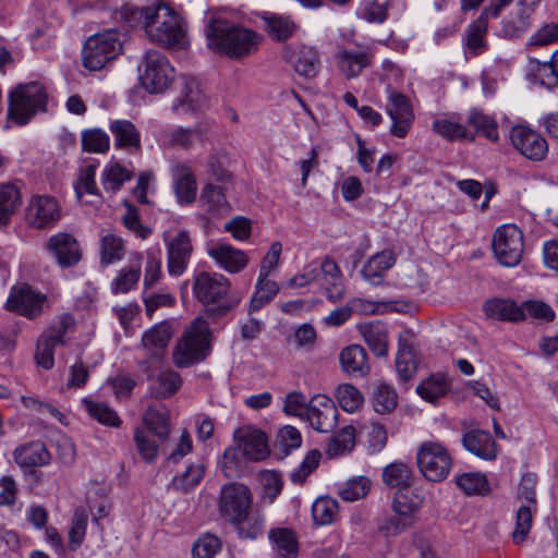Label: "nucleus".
<instances>
[{
	"mask_svg": "<svg viewBox=\"0 0 558 558\" xmlns=\"http://www.w3.org/2000/svg\"><path fill=\"white\" fill-rule=\"evenodd\" d=\"M124 16L129 23L140 25L151 41L174 49L183 48L186 43L183 20L162 1L126 9Z\"/></svg>",
	"mask_w": 558,
	"mask_h": 558,
	"instance_id": "obj_1",
	"label": "nucleus"
},
{
	"mask_svg": "<svg viewBox=\"0 0 558 558\" xmlns=\"http://www.w3.org/2000/svg\"><path fill=\"white\" fill-rule=\"evenodd\" d=\"M208 47L229 58L240 59L256 51L258 35L227 21H213L205 28Z\"/></svg>",
	"mask_w": 558,
	"mask_h": 558,
	"instance_id": "obj_2",
	"label": "nucleus"
},
{
	"mask_svg": "<svg viewBox=\"0 0 558 558\" xmlns=\"http://www.w3.org/2000/svg\"><path fill=\"white\" fill-rule=\"evenodd\" d=\"M209 324L203 317H196L185 328L173 350V362L178 367H187L204 361L208 355L210 343Z\"/></svg>",
	"mask_w": 558,
	"mask_h": 558,
	"instance_id": "obj_3",
	"label": "nucleus"
},
{
	"mask_svg": "<svg viewBox=\"0 0 558 558\" xmlns=\"http://www.w3.org/2000/svg\"><path fill=\"white\" fill-rule=\"evenodd\" d=\"M48 94L38 82L20 84L9 94L8 116L21 125L26 124L37 112L47 110Z\"/></svg>",
	"mask_w": 558,
	"mask_h": 558,
	"instance_id": "obj_4",
	"label": "nucleus"
},
{
	"mask_svg": "<svg viewBox=\"0 0 558 558\" xmlns=\"http://www.w3.org/2000/svg\"><path fill=\"white\" fill-rule=\"evenodd\" d=\"M122 35L114 28L90 36L82 51L83 65L89 71H99L116 59L123 47Z\"/></svg>",
	"mask_w": 558,
	"mask_h": 558,
	"instance_id": "obj_5",
	"label": "nucleus"
},
{
	"mask_svg": "<svg viewBox=\"0 0 558 558\" xmlns=\"http://www.w3.org/2000/svg\"><path fill=\"white\" fill-rule=\"evenodd\" d=\"M174 80L169 60L156 50H148L140 66V81L149 93H162Z\"/></svg>",
	"mask_w": 558,
	"mask_h": 558,
	"instance_id": "obj_6",
	"label": "nucleus"
},
{
	"mask_svg": "<svg viewBox=\"0 0 558 558\" xmlns=\"http://www.w3.org/2000/svg\"><path fill=\"white\" fill-rule=\"evenodd\" d=\"M416 461L423 476L430 482H441L452 468V458L439 442L425 441L417 449Z\"/></svg>",
	"mask_w": 558,
	"mask_h": 558,
	"instance_id": "obj_7",
	"label": "nucleus"
},
{
	"mask_svg": "<svg viewBox=\"0 0 558 558\" xmlns=\"http://www.w3.org/2000/svg\"><path fill=\"white\" fill-rule=\"evenodd\" d=\"M523 233L515 225L498 227L493 239L497 260L506 267L517 266L523 255Z\"/></svg>",
	"mask_w": 558,
	"mask_h": 558,
	"instance_id": "obj_8",
	"label": "nucleus"
},
{
	"mask_svg": "<svg viewBox=\"0 0 558 558\" xmlns=\"http://www.w3.org/2000/svg\"><path fill=\"white\" fill-rule=\"evenodd\" d=\"M253 505L251 489L242 483H228L219 493V513L229 522L239 519L242 513L250 510Z\"/></svg>",
	"mask_w": 558,
	"mask_h": 558,
	"instance_id": "obj_9",
	"label": "nucleus"
},
{
	"mask_svg": "<svg viewBox=\"0 0 558 558\" xmlns=\"http://www.w3.org/2000/svg\"><path fill=\"white\" fill-rule=\"evenodd\" d=\"M47 295L35 291L28 284L13 287L5 302V308L28 319H35L44 313Z\"/></svg>",
	"mask_w": 558,
	"mask_h": 558,
	"instance_id": "obj_10",
	"label": "nucleus"
},
{
	"mask_svg": "<svg viewBox=\"0 0 558 558\" xmlns=\"http://www.w3.org/2000/svg\"><path fill=\"white\" fill-rule=\"evenodd\" d=\"M511 145L526 159L542 161L548 154V143L537 131L523 125L510 130Z\"/></svg>",
	"mask_w": 558,
	"mask_h": 558,
	"instance_id": "obj_11",
	"label": "nucleus"
},
{
	"mask_svg": "<svg viewBox=\"0 0 558 558\" xmlns=\"http://www.w3.org/2000/svg\"><path fill=\"white\" fill-rule=\"evenodd\" d=\"M230 290V281L221 274L199 272L193 282V293L204 305L218 304Z\"/></svg>",
	"mask_w": 558,
	"mask_h": 558,
	"instance_id": "obj_12",
	"label": "nucleus"
},
{
	"mask_svg": "<svg viewBox=\"0 0 558 558\" xmlns=\"http://www.w3.org/2000/svg\"><path fill=\"white\" fill-rule=\"evenodd\" d=\"M386 111L392 120L391 134L403 138L410 131L414 112L409 99L401 93L388 89Z\"/></svg>",
	"mask_w": 558,
	"mask_h": 558,
	"instance_id": "obj_13",
	"label": "nucleus"
},
{
	"mask_svg": "<svg viewBox=\"0 0 558 558\" xmlns=\"http://www.w3.org/2000/svg\"><path fill=\"white\" fill-rule=\"evenodd\" d=\"M283 59L300 76L313 78L318 74L320 68L319 52L313 46L299 44L287 47Z\"/></svg>",
	"mask_w": 558,
	"mask_h": 558,
	"instance_id": "obj_14",
	"label": "nucleus"
},
{
	"mask_svg": "<svg viewBox=\"0 0 558 558\" xmlns=\"http://www.w3.org/2000/svg\"><path fill=\"white\" fill-rule=\"evenodd\" d=\"M61 210L58 201L49 195L33 196L26 207V220L36 229L52 226L60 219Z\"/></svg>",
	"mask_w": 558,
	"mask_h": 558,
	"instance_id": "obj_15",
	"label": "nucleus"
},
{
	"mask_svg": "<svg viewBox=\"0 0 558 558\" xmlns=\"http://www.w3.org/2000/svg\"><path fill=\"white\" fill-rule=\"evenodd\" d=\"M357 50L342 48L333 56L338 71L347 78L357 77L365 69L373 63L374 53L366 47L356 45Z\"/></svg>",
	"mask_w": 558,
	"mask_h": 558,
	"instance_id": "obj_16",
	"label": "nucleus"
},
{
	"mask_svg": "<svg viewBox=\"0 0 558 558\" xmlns=\"http://www.w3.org/2000/svg\"><path fill=\"white\" fill-rule=\"evenodd\" d=\"M319 433L332 432L338 422V410L326 395H316L310 400V411L305 417Z\"/></svg>",
	"mask_w": 558,
	"mask_h": 558,
	"instance_id": "obj_17",
	"label": "nucleus"
},
{
	"mask_svg": "<svg viewBox=\"0 0 558 558\" xmlns=\"http://www.w3.org/2000/svg\"><path fill=\"white\" fill-rule=\"evenodd\" d=\"M167 269L170 276L179 277L187 268L193 245L187 231H180L174 238L166 241Z\"/></svg>",
	"mask_w": 558,
	"mask_h": 558,
	"instance_id": "obj_18",
	"label": "nucleus"
},
{
	"mask_svg": "<svg viewBox=\"0 0 558 558\" xmlns=\"http://www.w3.org/2000/svg\"><path fill=\"white\" fill-rule=\"evenodd\" d=\"M204 131L202 124L193 128L168 126L159 132L157 141L165 148L189 150L202 143Z\"/></svg>",
	"mask_w": 558,
	"mask_h": 558,
	"instance_id": "obj_19",
	"label": "nucleus"
},
{
	"mask_svg": "<svg viewBox=\"0 0 558 558\" xmlns=\"http://www.w3.org/2000/svg\"><path fill=\"white\" fill-rule=\"evenodd\" d=\"M46 247L63 268L76 265L82 258L80 244L70 233L61 232L53 234L49 238Z\"/></svg>",
	"mask_w": 558,
	"mask_h": 558,
	"instance_id": "obj_20",
	"label": "nucleus"
},
{
	"mask_svg": "<svg viewBox=\"0 0 558 558\" xmlns=\"http://www.w3.org/2000/svg\"><path fill=\"white\" fill-rule=\"evenodd\" d=\"M13 459L25 472L33 473L36 468L48 465L51 454L43 441L34 440L17 446L13 451Z\"/></svg>",
	"mask_w": 558,
	"mask_h": 558,
	"instance_id": "obj_21",
	"label": "nucleus"
},
{
	"mask_svg": "<svg viewBox=\"0 0 558 558\" xmlns=\"http://www.w3.org/2000/svg\"><path fill=\"white\" fill-rule=\"evenodd\" d=\"M234 442L240 444L248 461H260L269 454L267 436L260 429L244 426L234 434Z\"/></svg>",
	"mask_w": 558,
	"mask_h": 558,
	"instance_id": "obj_22",
	"label": "nucleus"
},
{
	"mask_svg": "<svg viewBox=\"0 0 558 558\" xmlns=\"http://www.w3.org/2000/svg\"><path fill=\"white\" fill-rule=\"evenodd\" d=\"M207 252L221 269L230 274L242 271L248 263L246 253L233 247L229 243L219 242L213 244L208 247Z\"/></svg>",
	"mask_w": 558,
	"mask_h": 558,
	"instance_id": "obj_23",
	"label": "nucleus"
},
{
	"mask_svg": "<svg viewBox=\"0 0 558 558\" xmlns=\"http://www.w3.org/2000/svg\"><path fill=\"white\" fill-rule=\"evenodd\" d=\"M484 314L489 319L518 323L524 319V307L509 298H493L485 301Z\"/></svg>",
	"mask_w": 558,
	"mask_h": 558,
	"instance_id": "obj_24",
	"label": "nucleus"
},
{
	"mask_svg": "<svg viewBox=\"0 0 558 558\" xmlns=\"http://www.w3.org/2000/svg\"><path fill=\"white\" fill-rule=\"evenodd\" d=\"M425 501L423 487L410 485L400 487L393 495L392 510L398 515L414 518Z\"/></svg>",
	"mask_w": 558,
	"mask_h": 558,
	"instance_id": "obj_25",
	"label": "nucleus"
},
{
	"mask_svg": "<svg viewBox=\"0 0 558 558\" xmlns=\"http://www.w3.org/2000/svg\"><path fill=\"white\" fill-rule=\"evenodd\" d=\"M463 447L480 459L494 461L497 458V444L488 432L472 429L462 438Z\"/></svg>",
	"mask_w": 558,
	"mask_h": 558,
	"instance_id": "obj_26",
	"label": "nucleus"
},
{
	"mask_svg": "<svg viewBox=\"0 0 558 558\" xmlns=\"http://www.w3.org/2000/svg\"><path fill=\"white\" fill-rule=\"evenodd\" d=\"M342 371L351 377H364L369 371L368 355L360 344L344 348L339 355Z\"/></svg>",
	"mask_w": 558,
	"mask_h": 558,
	"instance_id": "obj_27",
	"label": "nucleus"
},
{
	"mask_svg": "<svg viewBox=\"0 0 558 558\" xmlns=\"http://www.w3.org/2000/svg\"><path fill=\"white\" fill-rule=\"evenodd\" d=\"M171 175L178 201L190 204L196 197V180L191 168L185 163H174L171 167Z\"/></svg>",
	"mask_w": 558,
	"mask_h": 558,
	"instance_id": "obj_28",
	"label": "nucleus"
},
{
	"mask_svg": "<svg viewBox=\"0 0 558 558\" xmlns=\"http://www.w3.org/2000/svg\"><path fill=\"white\" fill-rule=\"evenodd\" d=\"M114 146L119 149H125L130 153L141 150V134L136 126L129 120H113L109 124Z\"/></svg>",
	"mask_w": 558,
	"mask_h": 558,
	"instance_id": "obj_29",
	"label": "nucleus"
},
{
	"mask_svg": "<svg viewBox=\"0 0 558 558\" xmlns=\"http://www.w3.org/2000/svg\"><path fill=\"white\" fill-rule=\"evenodd\" d=\"M143 372L147 375L148 379L154 381L151 391L157 398L165 399L173 396L182 385L179 373L170 367L159 368L156 375L148 367L144 368Z\"/></svg>",
	"mask_w": 558,
	"mask_h": 558,
	"instance_id": "obj_30",
	"label": "nucleus"
},
{
	"mask_svg": "<svg viewBox=\"0 0 558 558\" xmlns=\"http://www.w3.org/2000/svg\"><path fill=\"white\" fill-rule=\"evenodd\" d=\"M172 336V329L169 323L162 322L156 324L145 331L142 337L144 349L156 360L161 359Z\"/></svg>",
	"mask_w": 558,
	"mask_h": 558,
	"instance_id": "obj_31",
	"label": "nucleus"
},
{
	"mask_svg": "<svg viewBox=\"0 0 558 558\" xmlns=\"http://www.w3.org/2000/svg\"><path fill=\"white\" fill-rule=\"evenodd\" d=\"M396 263V256L392 251L384 250L373 255L363 266L361 272L363 278L373 286H378L383 281L384 275Z\"/></svg>",
	"mask_w": 558,
	"mask_h": 558,
	"instance_id": "obj_32",
	"label": "nucleus"
},
{
	"mask_svg": "<svg viewBox=\"0 0 558 558\" xmlns=\"http://www.w3.org/2000/svg\"><path fill=\"white\" fill-rule=\"evenodd\" d=\"M360 333L371 351L377 356L388 354V329L380 322L362 324L359 327Z\"/></svg>",
	"mask_w": 558,
	"mask_h": 558,
	"instance_id": "obj_33",
	"label": "nucleus"
},
{
	"mask_svg": "<svg viewBox=\"0 0 558 558\" xmlns=\"http://www.w3.org/2000/svg\"><path fill=\"white\" fill-rule=\"evenodd\" d=\"M169 412L163 405H150L143 415L145 430L159 440H166L170 433Z\"/></svg>",
	"mask_w": 558,
	"mask_h": 558,
	"instance_id": "obj_34",
	"label": "nucleus"
},
{
	"mask_svg": "<svg viewBox=\"0 0 558 558\" xmlns=\"http://www.w3.org/2000/svg\"><path fill=\"white\" fill-rule=\"evenodd\" d=\"M235 526L239 537L255 539L260 536L265 527V518L258 510H246L239 519L230 521Z\"/></svg>",
	"mask_w": 558,
	"mask_h": 558,
	"instance_id": "obj_35",
	"label": "nucleus"
},
{
	"mask_svg": "<svg viewBox=\"0 0 558 558\" xmlns=\"http://www.w3.org/2000/svg\"><path fill=\"white\" fill-rule=\"evenodd\" d=\"M489 17H492L490 13L483 10L481 15L466 29L465 46L473 56L482 53L487 47L485 36Z\"/></svg>",
	"mask_w": 558,
	"mask_h": 558,
	"instance_id": "obj_36",
	"label": "nucleus"
},
{
	"mask_svg": "<svg viewBox=\"0 0 558 558\" xmlns=\"http://www.w3.org/2000/svg\"><path fill=\"white\" fill-rule=\"evenodd\" d=\"M199 203L214 217L227 216L231 210L222 189L211 183L206 184L203 189Z\"/></svg>",
	"mask_w": 558,
	"mask_h": 558,
	"instance_id": "obj_37",
	"label": "nucleus"
},
{
	"mask_svg": "<svg viewBox=\"0 0 558 558\" xmlns=\"http://www.w3.org/2000/svg\"><path fill=\"white\" fill-rule=\"evenodd\" d=\"M371 403L377 414L388 415L392 413L398 405V395L390 385L378 381L373 386Z\"/></svg>",
	"mask_w": 558,
	"mask_h": 558,
	"instance_id": "obj_38",
	"label": "nucleus"
},
{
	"mask_svg": "<svg viewBox=\"0 0 558 558\" xmlns=\"http://www.w3.org/2000/svg\"><path fill=\"white\" fill-rule=\"evenodd\" d=\"M532 26V14L529 9H518L515 15L504 19L497 34L499 37L514 39L525 34Z\"/></svg>",
	"mask_w": 558,
	"mask_h": 558,
	"instance_id": "obj_39",
	"label": "nucleus"
},
{
	"mask_svg": "<svg viewBox=\"0 0 558 558\" xmlns=\"http://www.w3.org/2000/svg\"><path fill=\"white\" fill-rule=\"evenodd\" d=\"M269 538L274 550L280 558H295L299 554V544L295 533L287 527H277L269 531Z\"/></svg>",
	"mask_w": 558,
	"mask_h": 558,
	"instance_id": "obj_40",
	"label": "nucleus"
},
{
	"mask_svg": "<svg viewBox=\"0 0 558 558\" xmlns=\"http://www.w3.org/2000/svg\"><path fill=\"white\" fill-rule=\"evenodd\" d=\"M22 205V196L16 185H0V227L8 226Z\"/></svg>",
	"mask_w": 558,
	"mask_h": 558,
	"instance_id": "obj_41",
	"label": "nucleus"
},
{
	"mask_svg": "<svg viewBox=\"0 0 558 558\" xmlns=\"http://www.w3.org/2000/svg\"><path fill=\"white\" fill-rule=\"evenodd\" d=\"M207 463L204 460L190 463L185 471L175 475L171 481V486L182 493L193 490L204 478Z\"/></svg>",
	"mask_w": 558,
	"mask_h": 558,
	"instance_id": "obj_42",
	"label": "nucleus"
},
{
	"mask_svg": "<svg viewBox=\"0 0 558 558\" xmlns=\"http://www.w3.org/2000/svg\"><path fill=\"white\" fill-rule=\"evenodd\" d=\"M76 329L75 318L69 314L63 313L57 316L50 326L44 331L47 338L52 340L58 345L64 344L74 333Z\"/></svg>",
	"mask_w": 558,
	"mask_h": 558,
	"instance_id": "obj_43",
	"label": "nucleus"
},
{
	"mask_svg": "<svg viewBox=\"0 0 558 558\" xmlns=\"http://www.w3.org/2000/svg\"><path fill=\"white\" fill-rule=\"evenodd\" d=\"M124 254V242L121 236L112 232L100 234V260L102 264H113L122 259Z\"/></svg>",
	"mask_w": 558,
	"mask_h": 558,
	"instance_id": "obj_44",
	"label": "nucleus"
},
{
	"mask_svg": "<svg viewBox=\"0 0 558 558\" xmlns=\"http://www.w3.org/2000/svg\"><path fill=\"white\" fill-rule=\"evenodd\" d=\"M457 486L468 496L486 495L490 486L486 475L477 472H465L456 476Z\"/></svg>",
	"mask_w": 558,
	"mask_h": 558,
	"instance_id": "obj_45",
	"label": "nucleus"
},
{
	"mask_svg": "<svg viewBox=\"0 0 558 558\" xmlns=\"http://www.w3.org/2000/svg\"><path fill=\"white\" fill-rule=\"evenodd\" d=\"M81 145L85 153L105 154L109 150V135L99 128L85 129L81 133Z\"/></svg>",
	"mask_w": 558,
	"mask_h": 558,
	"instance_id": "obj_46",
	"label": "nucleus"
},
{
	"mask_svg": "<svg viewBox=\"0 0 558 558\" xmlns=\"http://www.w3.org/2000/svg\"><path fill=\"white\" fill-rule=\"evenodd\" d=\"M537 508L532 509V506L521 505L514 514V530L511 534V538L514 544H522L533 525L534 514Z\"/></svg>",
	"mask_w": 558,
	"mask_h": 558,
	"instance_id": "obj_47",
	"label": "nucleus"
},
{
	"mask_svg": "<svg viewBox=\"0 0 558 558\" xmlns=\"http://www.w3.org/2000/svg\"><path fill=\"white\" fill-rule=\"evenodd\" d=\"M396 368L403 381H408L410 378H412L416 371L414 349L402 338L399 339V350L396 356Z\"/></svg>",
	"mask_w": 558,
	"mask_h": 558,
	"instance_id": "obj_48",
	"label": "nucleus"
},
{
	"mask_svg": "<svg viewBox=\"0 0 558 558\" xmlns=\"http://www.w3.org/2000/svg\"><path fill=\"white\" fill-rule=\"evenodd\" d=\"M82 403L84 404L87 413L92 417L97 420L100 424L110 427H119L122 424V421L117 414V412L113 409H111L107 403L92 401L88 399H83Z\"/></svg>",
	"mask_w": 558,
	"mask_h": 558,
	"instance_id": "obj_49",
	"label": "nucleus"
},
{
	"mask_svg": "<svg viewBox=\"0 0 558 558\" xmlns=\"http://www.w3.org/2000/svg\"><path fill=\"white\" fill-rule=\"evenodd\" d=\"M338 501L331 497H319L312 506V515L315 524H331L338 517Z\"/></svg>",
	"mask_w": 558,
	"mask_h": 558,
	"instance_id": "obj_50",
	"label": "nucleus"
},
{
	"mask_svg": "<svg viewBox=\"0 0 558 558\" xmlns=\"http://www.w3.org/2000/svg\"><path fill=\"white\" fill-rule=\"evenodd\" d=\"M146 265L143 286L144 290L154 287L162 277L161 270V248L159 246L150 247L146 251Z\"/></svg>",
	"mask_w": 558,
	"mask_h": 558,
	"instance_id": "obj_51",
	"label": "nucleus"
},
{
	"mask_svg": "<svg viewBox=\"0 0 558 558\" xmlns=\"http://www.w3.org/2000/svg\"><path fill=\"white\" fill-rule=\"evenodd\" d=\"M132 179V172L120 163L108 165L101 173V184L108 192H117L124 182Z\"/></svg>",
	"mask_w": 558,
	"mask_h": 558,
	"instance_id": "obj_52",
	"label": "nucleus"
},
{
	"mask_svg": "<svg viewBox=\"0 0 558 558\" xmlns=\"http://www.w3.org/2000/svg\"><path fill=\"white\" fill-rule=\"evenodd\" d=\"M221 548L222 542L217 535L203 533L192 545V558H214Z\"/></svg>",
	"mask_w": 558,
	"mask_h": 558,
	"instance_id": "obj_53",
	"label": "nucleus"
},
{
	"mask_svg": "<svg viewBox=\"0 0 558 558\" xmlns=\"http://www.w3.org/2000/svg\"><path fill=\"white\" fill-rule=\"evenodd\" d=\"M206 102V97L199 89L196 81L190 80L185 82L184 95L178 99L174 109L182 108L184 111H196L201 109Z\"/></svg>",
	"mask_w": 558,
	"mask_h": 558,
	"instance_id": "obj_54",
	"label": "nucleus"
},
{
	"mask_svg": "<svg viewBox=\"0 0 558 558\" xmlns=\"http://www.w3.org/2000/svg\"><path fill=\"white\" fill-rule=\"evenodd\" d=\"M336 397L340 408L349 413L356 412L364 403L362 392L351 384H342L338 386Z\"/></svg>",
	"mask_w": 558,
	"mask_h": 558,
	"instance_id": "obj_55",
	"label": "nucleus"
},
{
	"mask_svg": "<svg viewBox=\"0 0 558 558\" xmlns=\"http://www.w3.org/2000/svg\"><path fill=\"white\" fill-rule=\"evenodd\" d=\"M468 122L475 129L476 133L492 142L498 141V125L493 117L478 110H472L468 117Z\"/></svg>",
	"mask_w": 558,
	"mask_h": 558,
	"instance_id": "obj_56",
	"label": "nucleus"
},
{
	"mask_svg": "<svg viewBox=\"0 0 558 558\" xmlns=\"http://www.w3.org/2000/svg\"><path fill=\"white\" fill-rule=\"evenodd\" d=\"M412 471L403 462H393L383 471V481L389 487L410 486Z\"/></svg>",
	"mask_w": 558,
	"mask_h": 558,
	"instance_id": "obj_57",
	"label": "nucleus"
},
{
	"mask_svg": "<svg viewBox=\"0 0 558 558\" xmlns=\"http://www.w3.org/2000/svg\"><path fill=\"white\" fill-rule=\"evenodd\" d=\"M133 439L142 459L148 463L154 462L158 456L159 445L149 433L142 427H136Z\"/></svg>",
	"mask_w": 558,
	"mask_h": 558,
	"instance_id": "obj_58",
	"label": "nucleus"
},
{
	"mask_svg": "<svg viewBox=\"0 0 558 558\" xmlns=\"http://www.w3.org/2000/svg\"><path fill=\"white\" fill-rule=\"evenodd\" d=\"M448 390V384L442 376L433 375L423 380L417 387L416 392L428 402H435L445 396Z\"/></svg>",
	"mask_w": 558,
	"mask_h": 558,
	"instance_id": "obj_59",
	"label": "nucleus"
},
{
	"mask_svg": "<svg viewBox=\"0 0 558 558\" xmlns=\"http://www.w3.org/2000/svg\"><path fill=\"white\" fill-rule=\"evenodd\" d=\"M87 520V511L82 507L76 508L69 531V548L71 550H75L82 545L86 534Z\"/></svg>",
	"mask_w": 558,
	"mask_h": 558,
	"instance_id": "obj_60",
	"label": "nucleus"
},
{
	"mask_svg": "<svg viewBox=\"0 0 558 558\" xmlns=\"http://www.w3.org/2000/svg\"><path fill=\"white\" fill-rule=\"evenodd\" d=\"M265 23L269 34L279 41L290 38L296 29L294 22L290 17L282 15L266 17Z\"/></svg>",
	"mask_w": 558,
	"mask_h": 558,
	"instance_id": "obj_61",
	"label": "nucleus"
},
{
	"mask_svg": "<svg viewBox=\"0 0 558 558\" xmlns=\"http://www.w3.org/2000/svg\"><path fill=\"white\" fill-rule=\"evenodd\" d=\"M140 278V266L122 268L111 281L112 293H128L137 286Z\"/></svg>",
	"mask_w": 558,
	"mask_h": 558,
	"instance_id": "obj_62",
	"label": "nucleus"
},
{
	"mask_svg": "<svg viewBox=\"0 0 558 558\" xmlns=\"http://www.w3.org/2000/svg\"><path fill=\"white\" fill-rule=\"evenodd\" d=\"M371 489V481L366 476L350 478L340 489L339 496L347 501L364 498Z\"/></svg>",
	"mask_w": 558,
	"mask_h": 558,
	"instance_id": "obj_63",
	"label": "nucleus"
},
{
	"mask_svg": "<svg viewBox=\"0 0 558 558\" xmlns=\"http://www.w3.org/2000/svg\"><path fill=\"white\" fill-rule=\"evenodd\" d=\"M433 131L448 141L468 138V128L449 119H437L433 122Z\"/></svg>",
	"mask_w": 558,
	"mask_h": 558,
	"instance_id": "obj_64",
	"label": "nucleus"
}]
</instances>
